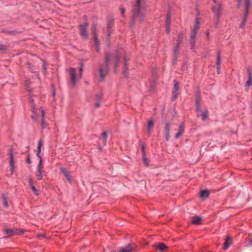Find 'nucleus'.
Here are the masks:
<instances>
[{
    "instance_id": "nucleus-44",
    "label": "nucleus",
    "mask_w": 252,
    "mask_h": 252,
    "mask_svg": "<svg viewBox=\"0 0 252 252\" xmlns=\"http://www.w3.org/2000/svg\"><path fill=\"white\" fill-rule=\"evenodd\" d=\"M29 183H30V185L31 187V185H33L32 181V179H30V180H29Z\"/></svg>"
},
{
    "instance_id": "nucleus-33",
    "label": "nucleus",
    "mask_w": 252,
    "mask_h": 252,
    "mask_svg": "<svg viewBox=\"0 0 252 252\" xmlns=\"http://www.w3.org/2000/svg\"><path fill=\"white\" fill-rule=\"evenodd\" d=\"M13 157L11 153V152L10 153V164L11 166H13Z\"/></svg>"
},
{
    "instance_id": "nucleus-25",
    "label": "nucleus",
    "mask_w": 252,
    "mask_h": 252,
    "mask_svg": "<svg viewBox=\"0 0 252 252\" xmlns=\"http://www.w3.org/2000/svg\"><path fill=\"white\" fill-rule=\"evenodd\" d=\"M221 63L220 61V53H218V56H217V68L218 69H220V64Z\"/></svg>"
},
{
    "instance_id": "nucleus-45",
    "label": "nucleus",
    "mask_w": 252,
    "mask_h": 252,
    "mask_svg": "<svg viewBox=\"0 0 252 252\" xmlns=\"http://www.w3.org/2000/svg\"><path fill=\"white\" fill-rule=\"evenodd\" d=\"M206 34V36H207V40H208L209 39V33L208 32H207Z\"/></svg>"
},
{
    "instance_id": "nucleus-38",
    "label": "nucleus",
    "mask_w": 252,
    "mask_h": 252,
    "mask_svg": "<svg viewBox=\"0 0 252 252\" xmlns=\"http://www.w3.org/2000/svg\"><path fill=\"white\" fill-rule=\"evenodd\" d=\"M27 162L30 164L31 163V161L30 159V158H29V156L28 157L27 159Z\"/></svg>"
},
{
    "instance_id": "nucleus-1",
    "label": "nucleus",
    "mask_w": 252,
    "mask_h": 252,
    "mask_svg": "<svg viewBox=\"0 0 252 252\" xmlns=\"http://www.w3.org/2000/svg\"><path fill=\"white\" fill-rule=\"evenodd\" d=\"M146 0H136L132 9V15L130 27L140 25L144 21L147 10Z\"/></svg>"
},
{
    "instance_id": "nucleus-50",
    "label": "nucleus",
    "mask_w": 252,
    "mask_h": 252,
    "mask_svg": "<svg viewBox=\"0 0 252 252\" xmlns=\"http://www.w3.org/2000/svg\"><path fill=\"white\" fill-rule=\"evenodd\" d=\"M98 99H101V96H99V97H98Z\"/></svg>"
},
{
    "instance_id": "nucleus-34",
    "label": "nucleus",
    "mask_w": 252,
    "mask_h": 252,
    "mask_svg": "<svg viewBox=\"0 0 252 252\" xmlns=\"http://www.w3.org/2000/svg\"><path fill=\"white\" fill-rule=\"evenodd\" d=\"M37 179L38 180H41L42 178V171H38V173L36 175Z\"/></svg>"
},
{
    "instance_id": "nucleus-42",
    "label": "nucleus",
    "mask_w": 252,
    "mask_h": 252,
    "mask_svg": "<svg viewBox=\"0 0 252 252\" xmlns=\"http://www.w3.org/2000/svg\"><path fill=\"white\" fill-rule=\"evenodd\" d=\"M5 47L4 46H3V45L0 46V50H5Z\"/></svg>"
},
{
    "instance_id": "nucleus-32",
    "label": "nucleus",
    "mask_w": 252,
    "mask_h": 252,
    "mask_svg": "<svg viewBox=\"0 0 252 252\" xmlns=\"http://www.w3.org/2000/svg\"><path fill=\"white\" fill-rule=\"evenodd\" d=\"M41 126L42 128H46L47 126V124L46 123L44 118L42 119Z\"/></svg>"
},
{
    "instance_id": "nucleus-24",
    "label": "nucleus",
    "mask_w": 252,
    "mask_h": 252,
    "mask_svg": "<svg viewBox=\"0 0 252 252\" xmlns=\"http://www.w3.org/2000/svg\"><path fill=\"white\" fill-rule=\"evenodd\" d=\"M2 198L3 199V203L4 207L7 208L8 207V204L6 195L4 194H3L2 195Z\"/></svg>"
},
{
    "instance_id": "nucleus-19",
    "label": "nucleus",
    "mask_w": 252,
    "mask_h": 252,
    "mask_svg": "<svg viewBox=\"0 0 252 252\" xmlns=\"http://www.w3.org/2000/svg\"><path fill=\"white\" fill-rule=\"evenodd\" d=\"M156 247L158 248L161 252H163L168 248V247L163 243H158L156 245Z\"/></svg>"
},
{
    "instance_id": "nucleus-36",
    "label": "nucleus",
    "mask_w": 252,
    "mask_h": 252,
    "mask_svg": "<svg viewBox=\"0 0 252 252\" xmlns=\"http://www.w3.org/2000/svg\"><path fill=\"white\" fill-rule=\"evenodd\" d=\"M40 111L41 114L42 119L44 118V111L42 108H40Z\"/></svg>"
},
{
    "instance_id": "nucleus-29",
    "label": "nucleus",
    "mask_w": 252,
    "mask_h": 252,
    "mask_svg": "<svg viewBox=\"0 0 252 252\" xmlns=\"http://www.w3.org/2000/svg\"><path fill=\"white\" fill-rule=\"evenodd\" d=\"M92 32L94 34L93 38H94L95 36H97L96 34V28L95 25H93L92 28Z\"/></svg>"
},
{
    "instance_id": "nucleus-22",
    "label": "nucleus",
    "mask_w": 252,
    "mask_h": 252,
    "mask_svg": "<svg viewBox=\"0 0 252 252\" xmlns=\"http://www.w3.org/2000/svg\"><path fill=\"white\" fill-rule=\"evenodd\" d=\"M94 42L95 46V50L97 52H99L100 51V44L99 42V40L98 39L97 36H95L94 38Z\"/></svg>"
},
{
    "instance_id": "nucleus-13",
    "label": "nucleus",
    "mask_w": 252,
    "mask_h": 252,
    "mask_svg": "<svg viewBox=\"0 0 252 252\" xmlns=\"http://www.w3.org/2000/svg\"><path fill=\"white\" fill-rule=\"evenodd\" d=\"M174 85L173 89V100H174L176 98L178 95L177 92L179 89V87L177 81L176 80H174Z\"/></svg>"
},
{
    "instance_id": "nucleus-49",
    "label": "nucleus",
    "mask_w": 252,
    "mask_h": 252,
    "mask_svg": "<svg viewBox=\"0 0 252 252\" xmlns=\"http://www.w3.org/2000/svg\"><path fill=\"white\" fill-rule=\"evenodd\" d=\"M43 68H44V70H46V68H45V66H44V65L43 66Z\"/></svg>"
},
{
    "instance_id": "nucleus-40",
    "label": "nucleus",
    "mask_w": 252,
    "mask_h": 252,
    "mask_svg": "<svg viewBox=\"0 0 252 252\" xmlns=\"http://www.w3.org/2000/svg\"><path fill=\"white\" fill-rule=\"evenodd\" d=\"M242 0H237V1H238V7H239L240 5H241V2H242Z\"/></svg>"
},
{
    "instance_id": "nucleus-7",
    "label": "nucleus",
    "mask_w": 252,
    "mask_h": 252,
    "mask_svg": "<svg viewBox=\"0 0 252 252\" xmlns=\"http://www.w3.org/2000/svg\"><path fill=\"white\" fill-rule=\"evenodd\" d=\"M88 26V24L87 23H85L83 25H80V34L84 38H87L88 37V34L87 31Z\"/></svg>"
},
{
    "instance_id": "nucleus-30",
    "label": "nucleus",
    "mask_w": 252,
    "mask_h": 252,
    "mask_svg": "<svg viewBox=\"0 0 252 252\" xmlns=\"http://www.w3.org/2000/svg\"><path fill=\"white\" fill-rule=\"evenodd\" d=\"M43 168L42 166V159H40L39 160V164L37 166V170L38 171H42V169Z\"/></svg>"
},
{
    "instance_id": "nucleus-23",
    "label": "nucleus",
    "mask_w": 252,
    "mask_h": 252,
    "mask_svg": "<svg viewBox=\"0 0 252 252\" xmlns=\"http://www.w3.org/2000/svg\"><path fill=\"white\" fill-rule=\"evenodd\" d=\"M252 78L250 76V75H249V80L246 82V92H248L249 91V87H250L252 85Z\"/></svg>"
},
{
    "instance_id": "nucleus-47",
    "label": "nucleus",
    "mask_w": 252,
    "mask_h": 252,
    "mask_svg": "<svg viewBox=\"0 0 252 252\" xmlns=\"http://www.w3.org/2000/svg\"><path fill=\"white\" fill-rule=\"evenodd\" d=\"M250 244L251 245H252V240L250 241Z\"/></svg>"
},
{
    "instance_id": "nucleus-9",
    "label": "nucleus",
    "mask_w": 252,
    "mask_h": 252,
    "mask_svg": "<svg viewBox=\"0 0 252 252\" xmlns=\"http://www.w3.org/2000/svg\"><path fill=\"white\" fill-rule=\"evenodd\" d=\"M245 15L243 19V21L241 25V28H243L244 26V23L246 21L247 16L249 12V7L250 6V0H245Z\"/></svg>"
},
{
    "instance_id": "nucleus-26",
    "label": "nucleus",
    "mask_w": 252,
    "mask_h": 252,
    "mask_svg": "<svg viewBox=\"0 0 252 252\" xmlns=\"http://www.w3.org/2000/svg\"><path fill=\"white\" fill-rule=\"evenodd\" d=\"M102 140L104 145H105L107 141V134L105 132H104L102 134Z\"/></svg>"
},
{
    "instance_id": "nucleus-35",
    "label": "nucleus",
    "mask_w": 252,
    "mask_h": 252,
    "mask_svg": "<svg viewBox=\"0 0 252 252\" xmlns=\"http://www.w3.org/2000/svg\"><path fill=\"white\" fill-rule=\"evenodd\" d=\"M166 25H170V17L169 14L167 15L166 20Z\"/></svg>"
},
{
    "instance_id": "nucleus-6",
    "label": "nucleus",
    "mask_w": 252,
    "mask_h": 252,
    "mask_svg": "<svg viewBox=\"0 0 252 252\" xmlns=\"http://www.w3.org/2000/svg\"><path fill=\"white\" fill-rule=\"evenodd\" d=\"M3 233L7 235L6 237H10L15 235H21L24 233V230L19 229H12L9 228H3L2 230Z\"/></svg>"
},
{
    "instance_id": "nucleus-48",
    "label": "nucleus",
    "mask_w": 252,
    "mask_h": 252,
    "mask_svg": "<svg viewBox=\"0 0 252 252\" xmlns=\"http://www.w3.org/2000/svg\"><path fill=\"white\" fill-rule=\"evenodd\" d=\"M217 69H218V73H220V69H218L217 68Z\"/></svg>"
},
{
    "instance_id": "nucleus-16",
    "label": "nucleus",
    "mask_w": 252,
    "mask_h": 252,
    "mask_svg": "<svg viewBox=\"0 0 252 252\" xmlns=\"http://www.w3.org/2000/svg\"><path fill=\"white\" fill-rule=\"evenodd\" d=\"M154 126V122L153 120H151L148 121V127H147V132H148V135L149 136L151 135V129Z\"/></svg>"
},
{
    "instance_id": "nucleus-39",
    "label": "nucleus",
    "mask_w": 252,
    "mask_h": 252,
    "mask_svg": "<svg viewBox=\"0 0 252 252\" xmlns=\"http://www.w3.org/2000/svg\"><path fill=\"white\" fill-rule=\"evenodd\" d=\"M126 61H125V68L124 69V74H126Z\"/></svg>"
},
{
    "instance_id": "nucleus-10",
    "label": "nucleus",
    "mask_w": 252,
    "mask_h": 252,
    "mask_svg": "<svg viewBox=\"0 0 252 252\" xmlns=\"http://www.w3.org/2000/svg\"><path fill=\"white\" fill-rule=\"evenodd\" d=\"M69 72L71 78V82L73 86H74L76 83L77 77L76 75V70L74 68H70Z\"/></svg>"
},
{
    "instance_id": "nucleus-41",
    "label": "nucleus",
    "mask_w": 252,
    "mask_h": 252,
    "mask_svg": "<svg viewBox=\"0 0 252 252\" xmlns=\"http://www.w3.org/2000/svg\"><path fill=\"white\" fill-rule=\"evenodd\" d=\"M120 10L122 14H124L125 13V10L123 8H121Z\"/></svg>"
},
{
    "instance_id": "nucleus-20",
    "label": "nucleus",
    "mask_w": 252,
    "mask_h": 252,
    "mask_svg": "<svg viewBox=\"0 0 252 252\" xmlns=\"http://www.w3.org/2000/svg\"><path fill=\"white\" fill-rule=\"evenodd\" d=\"M60 170H61V171L62 172V173H63V175H64V176L66 178L67 180L69 182H71V178L69 176L68 173L66 171V170L64 168H63V167L61 168Z\"/></svg>"
},
{
    "instance_id": "nucleus-14",
    "label": "nucleus",
    "mask_w": 252,
    "mask_h": 252,
    "mask_svg": "<svg viewBox=\"0 0 252 252\" xmlns=\"http://www.w3.org/2000/svg\"><path fill=\"white\" fill-rule=\"evenodd\" d=\"M202 221V218L198 216H194L192 218L191 223L193 224H200Z\"/></svg>"
},
{
    "instance_id": "nucleus-27",
    "label": "nucleus",
    "mask_w": 252,
    "mask_h": 252,
    "mask_svg": "<svg viewBox=\"0 0 252 252\" xmlns=\"http://www.w3.org/2000/svg\"><path fill=\"white\" fill-rule=\"evenodd\" d=\"M143 162H144V164H145L146 166H148L149 165V160H148V159L146 158L145 155V153H144V152H143Z\"/></svg>"
},
{
    "instance_id": "nucleus-3",
    "label": "nucleus",
    "mask_w": 252,
    "mask_h": 252,
    "mask_svg": "<svg viewBox=\"0 0 252 252\" xmlns=\"http://www.w3.org/2000/svg\"><path fill=\"white\" fill-rule=\"evenodd\" d=\"M199 21L198 18H196L195 20V25L193 29L191 30L190 38H189V44L192 49H194L195 47V44L196 41V34L199 28Z\"/></svg>"
},
{
    "instance_id": "nucleus-28",
    "label": "nucleus",
    "mask_w": 252,
    "mask_h": 252,
    "mask_svg": "<svg viewBox=\"0 0 252 252\" xmlns=\"http://www.w3.org/2000/svg\"><path fill=\"white\" fill-rule=\"evenodd\" d=\"M31 188L32 190V191L33 192V193L36 195H39V191L36 189L35 188V187L33 186V185H31Z\"/></svg>"
},
{
    "instance_id": "nucleus-51",
    "label": "nucleus",
    "mask_w": 252,
    "mask_h": 252,
    "mask_svg": "<svg viewBox=\"0 0 252 252\" xmlns=\"http://www.w3.org/2000/svg\"><path fill=\"white\" fill-rule=\"evenodd\" d=\"M110 36V34H109V33H108V36Z\"/></svg>"
},
{
    "instance_id": "nucleus-31",
    "label": "nucleus",
    "mask_w": 252,
    "mask_h": 252,
    "mask_svg": "<svg viewBox=\"0 0 252 252\" xmlns=\"http://www.w3.org/2000/svg\"><path fill=\"white\" fill-rule=\"evenodd\" d=\"M83 67L82 65H81L79 68V72H80V73L78 75V77L77 78H79V79H81L82 77V72H83Z\"/></svg>"
},
{
    "instance_id": "nucleus-46",
    "label": "nucleus",
    "mask_w": 252,
    "mask_h": 252,
    "mask_svg": "<svg viewBox=\"0 0 252 252\" xmlns=\"http://www.w3.org/2000/svg\"><path fill=\"white\" fill-rule=\"evenodd\" d=\"M32 112H33V113H34V106H33L32 105Z\"/></svg>"
},
{
    "instance_id": "nucleus-37",
    "label": "nucleus",
    "mask_w": 252,
    "mask_h": 252,
    "mask_svg": "<svg viewBox=\"0 0 252 252\" xmlns=\"http://www.w3.org/2000/svg\"><path fill=\"white\" fill-rule=\"evenodd\" d=\"M166 31L167 34L170 32V25H166Z\"/></svg>"
},
{
    "instance_id": "nucleus-8",
    "label": "nucleus",
    "mask_w": 252,
    "mask_h": 252,
    "mask_svg": "<svg viewBox=\"0 0 252 252\" xmlns=\"http://www.w3.org/2000/svg\"><path fill=\"white\" fill-rule=\"evenodd\" d=\"M183 37H184L183 33H180L178 34L176 46L175 47V48L174 49V54L175 56L178 53L179 47H180V44L181 43V41H182V39H183Z\"/></svg>"
},
{
    "instance_id": "nucleus-43",
    "label": "nucleus",
    "mask_w": 252,
    "mask_h": 252,
    "mask_svg": "<svg viewBox=\"0 0 252 252\" xmlns=\"http://www.w3.org/2000/svg\"><path fill=\"white\" fill-rule=\"evenodd\" d=\"M95 105L96 107H98L100 106V103L99 102H97L95 103Z\"/></svg>"
},
{
    "instance_id": "nucleus-11",
    "label": "nucleus",
    "mask_w": 252,
    "mask_h": 252,
    "mask_svg": "<svg viewBox=\"0 0 252 252\" xmlns=\"http://www.w3.org/2000/svg\"><path fill=\"white\" fill-rule=\"evenodd\" d=\"M120 252H134L135 249L131 245H128L125 247H121L119 249Z\"/></svg>"
},
{
    "instance_id": "nucleus-18",
    "label": "nucleus",
    "mask_w": 252,
    "mask_h": 252,
    "mask_svg": "<svg viewBox=\"0 0 252 252\" xmlns=\"http://www.w3.org/2000/svg\"><path fill=\"white\" fill-rule=\"evenodd\" d=\"M231 239L229 236H227L225 239L223 249L224 250H227L231 244Z\"/></svg>"
},
{
    "instance_id": "nucleus-4",
    "label": "nucleus",
    "mask_w": 252,
    "mask_h": 252,
    "mask_svg": "<svg viewBox=\"0 0 252 252\" xmlns=\"http://www.w3.org/2000/svg\"><path fill=\"white\" fill-rule=\"evenodd\" d=\"M214 5L212 6V9L213 13L215 14L216 22L214 25L216 27H217L218 24V21L220 17L221 16V3L220 1L217 0H213Z\"/></svg>"
},
{
    "instance_id": "nucleus-12",
    "label": "nucleus",
    "mask_w": 252,
    "mask_h": 252,
    "mask_svg": "<svg viewBox=\"0 0 252 252\" xmlns=\"http://www.w3.org/2000/svg\"><path fill=\"white\" fill-rule=\"evenodd\" d=\"M171 128V126L170 123H167L165 126V139L167 141H168L170 139V131Z\"/></svg>"
},
{
    "instance_id": "nucleus-17",
    "label": "nucleus",
    "mask_w": 252,
    "mask_h": 252,
    "mask_svg": "<svg viewBox=\"0 0 252 252\" xmlns=\"http://www.w3.org/2000/svg\"><path fill=\"white\" fill-rule=\"evenodd\" d=\"M42 146V141L41 140H40L38 143L37 153L36 154V156L38 158L39 160H40V159H42V158L40 155V153L41 150V149Z\"/></svg>"
},
{
    "instance_id": "nucleus-15",
    "label": "nucleus",
    "mask_w": 252,
    "mask_h": 252,
    "mask_svg": "<svg viewBox=\"0 0 252 252\" xmlns=\"http://www.w3.org/2000/svg\"><path fill=\"white\" fill-rule=\"evenodd\" d=\"M184 132V126L183 124H181L179 126V131L175 135V138L176 139H178L180 136H181Z\"/></svg>"
},
{
    "instance_id": "nucleus-5",
    "label": "nucleus",
    "mask_w": 252,
    "mask_h": 252,
    "mask_svg": "<svg viewBox=\"0 0 252 252\" xmlns=\"http://www.w3.org/2000/svg\"><path fill=\"white\" fill-rule=\"evenodd\" d=\"M199 95H197L196 100V110H197V115L198 117H201V119L203 121H205L208 117V112L207 110L204 111H201L200 109V105L199 103L198 98Z\"/></svg>"
},
{
    "instance_id": "nucleus-21",
    "label": "nucleus",
    "mask_w": 252,
    "mask_h": 252,
    "mask_svg": "<svg viewBox=\"0 0 252 252\" xmlns=\"http://www.w3.org/2000/svg\"><path fill=\"white\" fill-rule=\"evenodd\" d=\"M210 194L209 191L207 190H202L200 191V196L202 198H206Z\"/></svg>"
},
{
    "instance_id": "nucleus-2",
    "label": "nucleus",
    "mask_w": 252,
    "mask_h": 252,
    "mask_svg": "<svg viewBox=\"0 0 252 252\" xmlns=\"http://www.w3.org/2000/svg\"><path fill=\"white\" fill-rule=\"evenodd\" d=\"M122 51H118L115 54H107L106 55L104 63L100 64L99 68V72L101 81L104 80V78L108 72V65L109 63L112 61H114L115 67L116 68L117 67L119 61V59L121 58L120 55L122 54Z\"/></svg>"
}]
</instances>
